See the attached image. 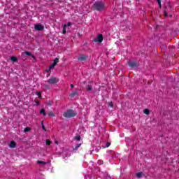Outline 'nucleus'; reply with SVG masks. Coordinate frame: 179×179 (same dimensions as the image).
Wrapping results in <instances>:
<instances>
[{"mask_svg":"<svg viewBox=\"0 0 179 179\" xmlns=\"http://www.w3.org/2000/svg\"><path fill=\"white\" fill-rule=\"evenodd\" d=\"M106 8V3L103 1H96L92 5V9L94 10H97L98 12H101V10H104Z\"/></svg>","mask_w":179,"mask_h":179,"instance_id":"f257e3e1","label":"nucleus"},{"mask_svg":"<svg viewBox=\"0 0 179 179\" xmlns=\"http://www.w3.org/2000/svg\"><path fill=\"white\" fill-rule=\"evenodd\" d=\"M76 115H78V112L72 109L67 110L63 114L64 118H73V117H76Z\"/></svg>","mask_w":179,"mask_h":179,"instance_id":"f03ea898","label":"nucleus"},{"mask_svg":"<svg viewBox=\"0 0 179 179\" xmlns=\"http://www.w3.org/2000/svg\"><path fill=\"white\" fill-rule=\"evenodd\" d=\"M59 82V79L57 78L56 77H52L48 80V83L50 85H55Z\"/></svg>","mask_w":179,"mask_h":179,"instance_id":"7ed1b4c3","label":"nucleus"},{"mask_svg":"<svg viewBox=\"0 0 179 179\" xmlns=\"http://www.w3.org/2000/svg\"><path fill=\"white\" fill-rule=\"evenodd\" d=\"M128 65L129 68H136V66H138V62L129 60L128 62Z\"/></svg>","mask_w":179,"mask_h":179,"instance_id":"20e7f679","label":"nucleus"},{"mask_svg":"<svg viewBox=\"0 0 179 179\" xmlns=\"http://www.w3.org/2000/svg\"><path fill=\"white\" fill-rule=\"evenodd\" d=\"M78 61H87L89 59V55H80L78 57Z\"/></svg>","mask_w":179,"mask_h":179,"instance_id":"39448f33","label":"nucleus"},{"mask_svg":"<svg viewBox=\"0 0 179 179\" xmlns=\"http://www.w3.org/2000/svg\"><path fill=\"white\" fill-rule=\"evenodd\" d=\"M94 43H103V34H99L97 38L94 39Z\"/></svg>","mask_w":179,"mask_h":179,"instance_id":"423d86ee","label":"nucleus"},{"mask_svg":"<svg viewBox=\"0 0 179 179\" xmlns=\"http://www.w3.org/2000/svg\"><path fill=\"white\" fill-rule=\"evenodd\" d=\"M35 30H37L38 31H41L44 30V27L41 25V24H36L34 27Z\"/></svg>","mask_w":179,"mask_h":179,"instance_id":"0eeeda50","label":"nucleus"},{"mask_svg":"<svg viewBox=\"0 0 179 179\" xmlns=\"http://www.w3.org/2000/svg\"><path fill=\"white\" fill-rule=\"evenodd\" d=\"M8 146L10 149H15V148H16V142L15 141H10Z\"/></svg>","mask_w":179,"mask_h":179,"instance_id":"6e6552de","label":"nucleus"},{"mask_svg":"<svg viewBox=\"0 0 179 179\" xmlns=\"http://www.w3.org/2000/svg\"><path fill=\"white\" fill-rule=\"evenodd\" d=\"M40 114H43V115L44 117H45V115H47V112H45V109L42 108V109L40 110Z\"/></svg>","mask_w":179,"mask_h":179,"instance_id":"1a4fd4ad","label":"nucleus"},{"mask_svg":"<svg viewBox=\"0 0 179 179\" xmlns=\"http://www.w3.org/2000/svg\"><path fill=\"white\" fill-rule=\"evenodd\" d=\"M58 62H59V58L56 57L54 59L52 64L55 66V65H57V64H58Z\"/></svg>","mask_w":179,"mask_h":179,"instance_id":"9d476101","label":"nucleus"},{"mask_svg":"<svg viewBox=\"0 0 179 179\" xmlns=\"http://www.w3.org/2000/svg\"><path fill=\"white\" fill-rule=\"evenodd\" d=\"M76 94H78V91H74L70 94V97L73 98L76 96Z\"/></svg>","mask_w":179,"mask_h":179,"instance_id":"9b49d317","label":"nucleus"},{"mask_svg":"<svg viewBox=\"0 0 179 179\" xmlns=\"http://www.w3.org/2000/svg\"><path fill=\"white\" fill-rule=\"evenodd\" d=\"M80 146H82V143H78L73 149V150H78V149H79V148H80Z\"/></svg>","mask_w":179,"mask_h":179,"instance_id":"f8f14e48","label":"nucleus"},{"mask_svg":"<svg viewBox=\"0 0 179 179\" xmlns=\"http://www.w3.org/2000/svg\"><path fill=\"white\" fill-rule=\"evenodd\" d=\"M24 54H25V55H28V57H31L32 56V58H34V55H32L31 53L29 51L24 52Z\"/></svg>","mask_w":179,"mask_h":179,"instance_id":"ddd939ff","label":"nucleus"},{"mask_svg":"<svg viewBox=\"0 0 179 179\" xmlns=\"http://www.w3.org/2000/svg\"><path fill=\"white\" fill-rule=\"evenodd\" d=\"M48 115L49 117H55V113L54 112H52V111L48 112Z\"/></svg>","mask_w":179,"mask_h":179,"instance_id":"4468645a","label":"nucleus"},{"mask_svg":"<svg viewBox=\"0 0 179 179\" xmlns=\"http://www.w3.org/2000/svg\"><path fill=\"white\" fill-rule=\"evenodd\" d=\"M10 60L13 61V62H16V61H17V57L15 56H12L10 57Z\"/></svg>","mask_w":179,"mask_h":179,"instance_id":"2eb2a0df","label":"nucleus"},{"mask_svg":"<svg viewBox=\"0 0 179 179\" xmlns=\"http://www.w3.org/2000/svg\"><path fill=\"white\" fill-rule=\"evenodd\" d=\"M87 92H92V90H93V87H92V85H87Z\"/></svg>","mask_w":179,"mask_h":179,"instance_id":"dca6fc26","label":"nucleus"},{"mask_svg":"<svg viewBox=\"0 0 179 179\" xmlns=\"http://www.w3.org/2000/svg\"><path fill=\"white\" fill-rule=\"evenodd\" d=\"M144 114H145L146 115H149L150 114V110H149V109H145Z\"/></svg>","mask_w":179,"mask_h":179,"instance_id":"f3484780","label":"nucleus"},{"mask_svg":"<svg viewBox=\"0 0 179 179\" xmlns=\"http://www.w3.org/2000/svg\"><path fill=\"white\" fill-rule=\"evenodd\" d=\"M31 131V128L30 127H25L24 129V132H30Z\"/></svg>","mask_w":179,"mask_h":179,"instance_id":"a211bd4d","label":"nucleus"},{"mask_svg":"<svg viewBox=\"0 0 179 179\" xmlns=\"http://www.w3.org/2000/svg\"><path fill=\"white\" fill-rule=\"evenodd\" d=\"M143 173L142 172H138V173H136V177H137V178H141V177H142V176H143Z\"/></svg>","mask_w":179,"mask_h":179,"instance_id":"6ab92c4d","label":"nucleus"},{"mask_svg":"<svg viewBox=\"0 0 179 179\" xmlns=\"http://www.w3.org/2000/svg\"><path fill=\"white\" fill-rule=\"evenodd\" d=\"M55 65L53 64H52L50 67H49V69L47 70V72H50V71H51V69H53V68H55Z\"/></svg>","mask_w":179,"mask_h":179,"instance_id":"aec40b11","label":"nucleus"},{"mask_svg":"<svg viewBox=\"0 0 179 179\" xmlns=\"http://www.w3.org/2000/svg\"><path fill=\"white\" fill-rule=\"evenodd\" d=\"M66 33V24H64V27H63V32H62V34H65Z\"/></svg>","mask_w":179,"mask_h":179,"instance_id":"412c9836","label":"nucleus"},{"mask_svg":"<svg viewBox=\"0 0 179 179\" xmlns=\"http://www.w3.org/2000/svg\"><path fill=\"white\" fill-rule=\"evenodd\" d=\"M52 143V141H50L49 139L46 140V145L48 146H50V145H51Z\"/></svg>","mask_w":179,"mask_h":179,"instance_id":"4be33fe9","label":"nucleus"},{"mask_svg":"<svg viewBox=\"0 0 179 179\" xmlns=\"http://www.w3.org/2000/svg\"><path fill=\"white\" fill-rule=\"evenodd\" d=\"M37 164H47V163L44 162L43 161L38 160L37 161Z\"/></svg>","mask_w":179,"mask_h":179,"instance_id":"5701e85b","label":"nucleus"},{"mask_svg":"<svg viewBox=\"0 0 179 179\" xmlns=\"http://www.w3.org/2000/svg\"><path fill=\"white\" fill-rule=\"evenodd\" d=\"M36 94L38 95V97L39 98V99H42V96H41V92H36Z\"/></svg>","mask_w":179,"mask_h":179,"instance_id":"b1692460","label":"nucleus"},{"mask_svg":"<svg viewBox=\"0 0 179 179\" xmlns=\"http://www.w3.org/2000/svg\"><path fill=\"white\" fill-rule=\"evenodd\" d=\"M75 139L76 141H80V136L79 135L76 136Z\"/></svg>","mask_w":179,"mask_h":179,"instance_id":"393cba45","label":"nucleus"},{"mask_svg":"<svg viewBox=\"0 0 179 179\" xmlns=\"http://www.w3.org/2000/svg\"><path fill=\"white\" fill-rule=\"evenodd\" d=\"M108 106L110 107V108H113L114 107V103H113V102H109Z\"/></svg>","mask_w":179,"mask_h":179,"instance_id":"a878e982","label":"nucleus"},{"mask_svg":"<svg viewBox=\"0 0 179 179\" xmlns=\"http://www.w3.org/2000/svg\"><path fill=\"white\" fill-rule=\"evenodd\" d=\"M157 2L158 3L160 8H162V0H157Z\"/></svg>","mask_w":179,"mask_h":179,"instance_id":"bb28decb","label":"nucleus"},{"mask_svg":"<svg viewBox=\"0 0 179 179\" xmlns=\"http://www.w3.org/2000/svg\"><path fill=\"white\" fill-rule=\"evenodd\" d=\"M110 145H111L110 142L106 143L105 148H109Z\"/></svg>","mask_w":179,"mask_h":179,"instance_id":"cd10ccee","label":"nucleus"},{"mask_svg":"<svg viewBox=\"0 0 179 179\" xmlns=\"http://www.w3.org/2000/svg\"><path fill=\"white\" fill-rule=\"evenodd\" d=\"M164 14L166 17H169V14H167V12L166 10L164 11Z\"/></svg>","mask_w":179,"mask_h":179,"instance_id":"c85d7f7f","label":"nucleus"},{"mask_svg":"<svg viewBox=\"0 0 179 179\" xmlns=\"http://www.w3.org/2000/svg\"><path fill=\"white\" fill-rule=\"evenodd\" d=\"M45 89H50V87L48 85H45Z\"/></svg>","mask_w":179,"mask_h":179,"instance_id":"c756f323","label":"nucleus"},{"mask_svg":"<svg viewBox=\"0 0 179 179\" xmlns=\"http://www.w3.org/2000/svg\"><path fill=\"white\" fill-rule=\"evenodd\" d=\"M42 129L43 131H47V129H45V126H44V125L42 126Z\"/></svg>","mask_w":179,"mask_h":179,"instance_id":"7c9ffc66","label":"nucleus"},{"mask_svg":"<svg viewBox=\"0 0 179 179\" xmlns=\"http://www.w3.org/2000/svg\"><path fill=\"white\" fill-rule=\"evenodd\" d=\"M71 89H73V87H75V86L73 85V84H71Z\"/></svg>","mask_w":179,"mask_h":179,"instance_id":"2f4dec72","label":"nucleus"},{"mask_svg":"<svg viewBox=\"0 0 179 179\" xmlns=\"http://www.w3.org/2000/svg\"><path fill=\"white\" fill-rule=\"evenodd\" d=\"M71 22H69L68 23H67V26H71Z\"/></svg>","mask_w":179,"mask_h":179,"instance_id":"473e14b6","label":"nucleus"},{"mask_svg":"<svg viewBox=\"0 0 179 179\" xmlns=\"http://www.w3.org/2000/svg\"><path fill=\"white\" fill-rule=\"evenodd\" d=\"M47 106H51V102H48V103H47Z\"/></svg>","mask_w":179,"mask_h":179,"instance_id":"72a5a7b5","label":"nucleus"},{"mask_svg":"<svg viewBox=\"0 0 179 179\" xmlns=\"http://www.w3.org/2000/svg\"><path fill=\"white\" fill-rule=\"evenodd\" d=\"M41 124L42 127H43V125H44V122H41Z\"/></svg>","mask_w":179,"mask_h":179,"instance_id":"f704fd0d","label":"nucleus"},{"mask_svg":"<svg viewBox=\"0 0 179 179\" xmlns=\"http://www.w3.org/2000/svg\"><path fill=\"white\" fill-rule=\"evenodd\" d=\"M55 143L56 145H58V141H55Z\"/></svg>","mask_w":179,"mask_h":179,"instance_id":"c9c22d12","label":"nucleus"},{"mask_svg":"<svg viewBox=\"0 0 179 179\" xmlns=\"http://www.w3.org/2000/svg\"><path fill=\"white\" fill-rule=\"evenodd\" d=\"M84 85H86V81L83 82Z\"/></svg>","mask_w":179,"mask_h":179,"instance_id":"e433bc0d","label":"nucleus"},{"mask_svg":"<svg viewBox=\"0 0 179 179\" xmlns=\"http://www.w3.org/2000/svg\"><path fill=\"white\" fill-rule=\"evenodd\" d=\"M36 104H40V102H36Z\"/></svg>","mask_w":179,"mask_h":179,"instance_id":"4c0bfd02","label":"nucleus"}]
</instances>
